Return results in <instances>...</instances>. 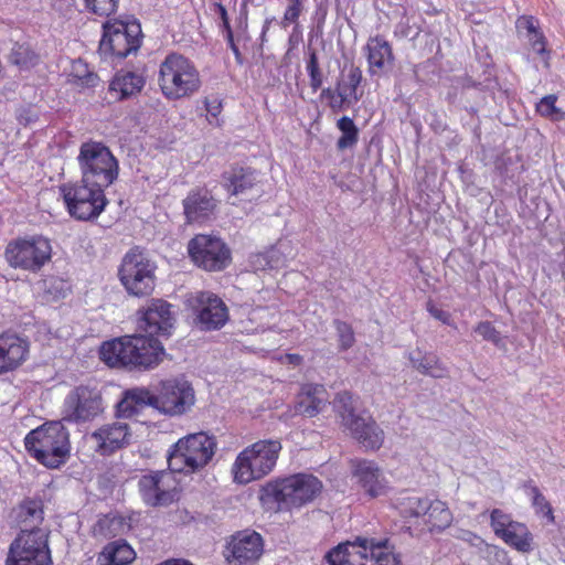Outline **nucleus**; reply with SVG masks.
<instances>
[{
	"label": "nucleus",
	"instance_id": "nucleus-39",
	"mask_svg": "<svg viewBox=\"0 0 565 565\" xmlns=\"http://www.w3.org/2000/svg\"><path fill=\"white\" fill-rule=\"evenodd\" d=\"M475 332L478 333L484 341L491 342L497 348L505 349L504 338L501 335V332L494 328L492 322H479L475 328Z\"/></svg>",
	"mask_w": 565,
	"mask_h": 565
},
{
	"label": "nucleus",
	"instance_id": "nucleus-20",
	"mask_svg": "<svg viewBox=\"0 0 565 565\" xmlns=\"http://www.w3.org/2000/svg\"><path fill=\"white\" fill-rule=\"evenodd\" d=\"M215 441L205 433H198L181 438L177 447L183 451L190 471L203 468L213 457Z\"/></svg>",
	"mask_w": 565,
	"mask_h": 565
},
{
	"label": "nucleus",
	"instance_id": "nucleus-42",
	"mask_svg": "<svg viewBox=\"0 0 565 565\" xmlns=\"http://www.w3.org/2000/svg\"><path fill=\"white\" fill-rule=\"evenodd\" d=\"M306 70L310 78V87L317 92L322 86L323 76L319 66L318 55L315 50L309 51V57L306 64Z\"/></svg>",
	"mask_w": 565,
	"mask_h": 565
},
{
	"label": "nucleus",
	"instance_id": "nucleus-47",
	"mask_svg": "<svg viewBox=\"0 0 565 565\" xmlns=\"http://www.w3.org/2000/svg\"><path fill=\"white\" fill-rule=\"evenodd\" d=\"M533 494V505L537 510V512L544 513L545 516L548 518L551 522L554 521L553 509L550 502L545 499V497L541 493L537 487H532Z\"/></svg>",
	"mask_w": 565,
	"mask_h": 565
},
{
	"label": "nucleus",
	"instance_id": "nucleus-51",
	"mask_svg": "<svg viewBox=\"0 0 565 565\" xmlns=\"http://www.w3.org/2000/svg\"><path fill=\"white\" fill-rule=\"evenodd\" d=\"M362 81V71L359 66L351 65L348 73V81L341 82L342 85H347L348 93L350 94V97H354L356 99V88L360 85Z\"/></svg>",
	"mask_w": 565,
	"mask_h": 565
},
{
	"label": "nucleus",
	"instance_id": "nucleus-13",
	"mask_svg": "<svg viewBox=\"0 0 565 565\" xmlns=\"http://www.w3.org/2000/svg\"><path fill=\"white\" fill-rule=\"evenodd\" d=\"M188 252L193 263L206 271H221L232 260L228 246L212 235H195L188 244Z\"/></svg>",
	"mask_w": 565,
	"mask_h": 565
},
{
	"label": "nucleus",
	"instance_id": "nucleus-26",
	"mask_svg": "<svg viewBox=\"0 0 565 565\" xmlns=\"http://www.w3.org/2000/svg\"><path fill=\"white\" fill-rule=\"evenodd\" d=\"M183 209L189 223H203L214 215L216 201L205 190L192 191L183 200Z\"/></svg>",
	"mask_w": 565,
	"mask_h": 565
},
{
	"label": "nucleus",
	"instance_id": "nucleus-4",
	"mask_svg": "<svg viewBox=\"0 0 565 565\" xmlns=\"http://www.w3.org/2000/svg\"><path fill=\"white\" fill-rule=\"evenodd\" d=\"M281 448L278 439H263L243 449L232 467L234 481L247 484L269 475L277 463Z\"/></svg>",
	"mask_w": 565,
	"mask_h": 565
},
{
	"label": "nucleus",
	"instance_id": "nucleus-61",
	"mask_svg": "<svg viewBox=\"0 0 565 565\" xmlns=\"http://www.w3.org/2000/svg\"><path fill=\"white\" fill-rule=\"evenodd\" d=\"M218 26H220V29H221V31L223 32L224 35L228 34V32L230 33H234L233 29L231 26L230 20L225 21V22H221L218 24Z\"/></svg>",
	"mask_w": 565,
	"mask_h": 565
},
{
	"label": "nucleus",
	"instance_id": "nucleus-52",
	"mask_svg": "<svg viewBox=\"0 0 565 565\" xmlns=\"http://www.w3.org/2000/svg\"><path fill=\"white\" fill-rule=\"evenodd\" d=\"M532 49L542 56L545 67H550V52L546 50L545 38L542 33L529 39Z\"/></svg>",
	"mask_w": 565,
	"mask_h": 565
},
{
	"label": "nucleus",
	"instance_id": "nucleus-6",
	"mask_svg": "<svg viewBox=\"0 0 565 565\" xmlns=\"http://www.w3.org/2000/svg\"><path fill=\"white\" fill-rule=\"evenodd\" d=\"M158 84L169 99H180L200 89L201 79L194 64L179 53H170L160 64Z\"/></svg>",
	"mask_w": 565,
	"mask_h": 565
},
{
	"label": "nucleus",
	"instance_id": "nucleus-55",
	"mask_svg": "<svg viewBox=\"0 0 565 565\" xmlns=\"http://www.w3.org/2000/svg\"><path fill=\"white\" fill-rule=\"evenodd\" d=\"M427 310L435 319L441 321L444 324H451L450 313L437 308L431 301L427 302Z\"/></svg>",
	"mask_w": 565,
	"mask_h": 565
},
{
	"label": "nucleus",
	"instance_id": "nucleus-23",
	"mask_svg": "<svg viewBox=\"0 0 565 565\" xmlns=\"http://www.w3.org/2000/svg\"><path fill=\"white\" fill-rule=\"evenodd\" d=\"M29 353V342L17 334L0 335V374L18 369Z\"/></svg>",
	"mask_w": 565,
	"mask_h": 565
},
{
	"label": "nucleus",
	"instance_id": "nucleus-1",
	"mask_svg": "<svg viewBox=\"0 0 565 565\" xmlns=\"http://www.w3.org/2000/svg\"><path fill=\"white\" fill-rule=\"evenodd\" d=\"M164 356L163 344L147 333L115 338L105 341L99 349V358L106 365L129 372L153 370Z\"/></svg>",
	"mask_w": 565,
	"mask_h": 565
},
{
	"label": "nucleus",
	"instance_id": "nucleus-44",
	"mask_svg": "<svg viewBox=\"0 0 565 565\" xmlns=\"http://www.w3.org/2000/svg\"><path fill=\"white\" fill-rule=\"evenodd\" d=\"M88 11L97 15H110L117 9L118 0H84Z\"/></svg>",
	"mask_w": 565,
	"mask_h": 565
},
{
	"label": "nucleus",
	"instance_id": "nucleus-7",
	"mask_svg": "<svg viewBox=\"0 0 565 565\" xmlns=\"http://www.w3.org/2000/svg\"><path fill=\"white\" fill-rule=\"evenodd\" d=\"M105 189L83 178L60 186L67 212L78 221H93L102 214L108 203Z\"/></svg>",
	"mask_w": 565,
	"mask_h": 565
},
{
	"label": "nucleus",
	"instance_id": "nucleus-27",
	"mask_svg": "<svg viewBox=\"0 0 565 565\" xmlns=\"http://www.w3.org/2000/svg\"><path fill=\"white\" fill-rule=\"evenodd\" d=\"M365 50L367 52L369 71L372 75L382 74L392 68L394 64L393 49L383 36L370 38Z\"/></svg>",
	"mask_w": 565,
	"mask_h": 565
},
{
	"label": "nucleus",
	"instance_id": "nucleus-29",
	"mask_svg": "<svg viewBox=\"0 0 565 565\" xmlns=\"http://www.w3.org/2000/svg\"><path fill=\"white\" fill-rule=\"evenodd\" d=\"M225 188L232 195H246L257 184V174L250 168L234 167L224 172Z\"/></svg>",
	"mask_w": 565,
	"mask_h": 565
},
{
	"label": "nucleus",
	"instance_id": "nucleus-41",
	"mask_svg": "<svg viewBox=\"0 0 565 565\" xmlns=\"http://www.w3.org/2000/svg\"><path fill=\"white\" fill-rule=\"evenodd\" d=\"M321 98L328 99L330 107L340 108L350 98V94L348 93L347 85L338 82L335 89L330 87L323 88Z\"/></svg>",
	"mask_w": 565,
	"mask_h": 565
},
{
	"label": "nucleus",
	"instance_id": "nucleus-62",
	"mask_svg": "<svg viewBox=\"0 0 565 565\" xmlns=\"http://www.w3.org/2000/svg\"><path fill=\"white\" fill-rule=\"evenodd\" d=\"M218 26H220V29H221V31L223 32L224 35L228 34V32L230 33H234L233 29L231 26L230 20L225 21V22H221L218 24Z\"/></svg>",
	"mask_w": 565,
	"mask_h": 565
},
{
	"label": "nucleus",
	"instance_id": "nucleus-10",
	"mask_svg": "<svg viewBox=\"0 0 565 565\" xmlns=\"http://www.w3.org/2000/svg\"><path fill=\"white\" fill-rule=\"evenodd\" d=\"M77 160L86 181L108 188L118 178V161L104 143H82Z\"/></svg>",
	"mask_w": 565,
	"mask_h": 565
},
{
	"label": "nucleus",
	"instance_id": "nucleus-16",
	"mask_svg": "<svg viewBox=\"0 0 565 565\" xmlns=\"http://www.w3.org/2000/svg\"><path fill=\"white\" fill-rule=\"evenodd\" d=\"M196 316V324L205 331L218 330L228 320V309L224 301L210 291H199L190 300Z\"/></svg>",
	"mask_w": 565,
	"mask_h": 565
},
{
	"label": "nucleus",
	"instance_id": "nucleus-59",
	"mask_svg": "<svg viewBox=\"0 0 565 565\" xmlns=\"http://www.w3.org/2000/svg\"><path fill=\"white\" fill-rule=\"evenodd\" d=\"M286 359L288 363L294 365H300L302 362V356H300L299 354H287Z\"/></svg>",
	"mask_w": 565,
	"mask_h": 565
},
{
	"label": "nucleus",
	"instance_id": "nucleus-48",
	"mask_svg": "<svg viewBox=\"0 0 565 565\" xmlns=\"http://www.w3.org/2000/svg\"><path fill=\"white\" fill-rule=\"evenodd\" d=\"M338 128L342 132L338 141H355L358 129L351 118L345 116L340 118L338 120Z\"/></svg>",
	"mask_w": 565,
	"mask_h": 565
},
{
	"label": "nucleus",
	"instance_id": "nucleus-37",
	"mask_svg": "<svg viewBox=\"0 0 565 565\" xmlns=\"http://www.w3.org/2000/svg\"><path fill=\"white\" fill-rule=\"evenodd\" d=\"M71 75L83 87H95L99 82L98 75L90 71L87 63L81 58L72 63Z\"/></svg>",
	"mask_w": 565,
	"mask_h": 565
},
{
	"label": "nucleus",
	"instance_id": "nucleus-54",
	"mask_svg": "<svg viewBox=\"0 0 565 565\" xmlns=\"http://www.w3.org/2000/svg\"><path fill=\"white\" fill-rule=\"evenodd\" d=\"M516 28L518 29H525L527 31L529 39L531 36H536L541 32L539 31V28L535 25V20L531 15H523L520 17L516 21Z\"/></svg>",
	"mask_w": 565,
	"mask_h": 565
},
{
	"label": "nucleus",
	"instance_id": "nucleus-18",
	"mask_svg": "<svg viewBox=\"0 0 565 565\" xmlns=\"http://www.w3.org/2000/svg\"><path fill=\"white\" fill-rule=\"evenodd\" d=\"M138 329L150 337H168L173 328L171 305L162 299H151L138 310Z\"/></svg>",
	"mask_w": 565,
	"mask_h": 565
},
{
	"label": "nucleus",
	"instance_id": "nucleus-36",
	"mask_svg": "<svg viewBox=\"0 0 565 565\" xmlns=\"http://www.w3.org/2000/svg\"><path fill=\"white\" fill-rule=\"evenodd\" d=\"M38 55L26 42H15L11 47L9 61L20 67H30L38 63Z\"/></svg>",
	"mask_w": 565,
	"mask_h": 565
},
{
	"label": "nucleus",
	"instance_id": "nucleus-40",
	"mask_svg": "<svg viewBox=\"0 0 565 565\" xmlns=\"http://www.w3.org/2000/svg\"><path fill=\"white\" fill-rule=\"evenodd\" d=\"M431 501L427 498L409 497L403 502V511L408 516H425Z\"/></svg>",
	"mask_w": 565,
	"mask_h": 565
},
{
	"label": "nucleus",
	"instance_id": "nucleus-35",
	"mask_svg": "<svg viewBox=\"0 0 565 565\" xmlns=\"http://www.w3.org/2000/svg\"><path fill=\"white\" fill-rule=\"evenodd\" d=\"M126 523L118 515L106 514L98 519L94 525V534L98 536L114 537L122 532Z\"/></svg>",
	"mask_w": 565,
	"mask_h": 565
},
{
	"label": "nucleus",
	"instance_id": "nucleus-28",
	"mask_svg": "<svg viewBox=\"0 0 565 565\" xmlns=\"http://www.w3.org/2000/svg\"><path fill=\"white\" fill-rule=\"evenodd\" d=\"M353 546H361L363 552L360 553L361 558H366L370 554L376 565H399L398 555L393 553L387 539L376 540L358 536Z\"/></svg>",
	"mask_w": 565,
	"mask_h": 565
},
{
	"label": "nucleus",
	"instance_id": "nucleus-11",
	"mask_svg": "<svg viewBox=\"0 0 565 565\" xmlns=\"http://www.w3.org/2000/svg\"><path fill=\"white\" fill-rule=\"evenodd\" d=\"M103 29L98 47L100 55L124 58L139 50L142 33L138 21H107Z\"/></svg>",
	"mask_w": 565,
	"mask_h": 565
},
{
	"label": "nucleus",
	"instance_id": "nucleus-21",
	"mask_svg": "<svg viewBox=\"0 0 565 565\" xmlns=\"http://www.w3.org/2000/svg\"><path fill=\"white\" fill-rule=\"evenodd\" d=\"M90 438L96 444V450L104 456H108L128 446L131 433L126 423L115 422L99 427L90 435Z\"/></svg>",
	"mask_w": 565,
	"mask_h": 565
},
{
	"label": "nucleus",
	"instance_id": "nucleus-43",
	"mask_svg": "<svg viewBox=\"0 0 565 565\" xmlns=\"http://www.w3.org/2000/svg\"><path fill=\"white\" fill-rule=\"evenodd\" d=\"M333 323H334V327H335V330H337V333L339 337L340 350L347 351L355 342L353 329L349 323L338 320V319L334 320Z\"/></svg>",
	"mask_w": 565,
	"mask_h": 565
},
{
	"label": "nucleus",
	"instance_id": "nucleus-34",
	"mask_svg": "<svg viewBox=\"0 0 565 565\" xmlns=\"http://www.w3.org/2000/svg\"><path fill=\"white\" fill-rule=\"evenodd\" d=\"M426 524L429 531H443L448 527L452 521V514L446 503L440 500L431 501L429 510L426 513Z\"/></svg>",
	"mask_w": 565,
	"mask_h": 565
},
{
	"label": "nucleus",
	"instance_id": "nucleus-25",
	"mask_svg": "<svg viewBox=\"0 0 565 565\" xmlns=\"http://www.w3.org/2000/svg\"><path fill=\"white\" fill-rule=\"evenodd\" d=\"M328 403L327 391L321 384H303L297 394L295 411L305 417H315Z\"/></svg>",
	"mask_w": 565,
	"mask_h": 565
},
{
	"label": "nucleus",
	"instance_id": "nucleus-64",
	"mask_svg": "<svg viewBox=\"0 0 565 565\" xmlns=\"http://www.w3.org/2000/svg\"><path fill=\"white\" fill-rule=\"evenodd\" d=\"M224 36H225V40H226V42H227V44H228V46H230V47H232V46L236 45V43H235V38H234V33H230V32H228V34H226V35H224Z\"/></svg>",
	"mask_w": 565,
	"mask_h": 565
},
{
	"label": "nucleus",
	"instance_id": "nucleus-14",
	"mask_svg": "<svg viewBox=\"0 0 565 565\" xmlns=\"http://www.w3.org/2000/svg\"><path fill=\"white\" fill-rule=\"evenodd\" d=\"M103 398L99 390L79 385L72 390L64 402V419L71 423H84L103 413Z\"/></svg>",
	"mask_w": 565,
	"mask_h": 565
},
{
	"label": "nucleus",
	"instance_id": "nucleus-46",
	"mask_svg": "<svg viewBox=\"0 0 565 565\" xmlns=\"http://www.w3.org/2000/svg\"><path fill=\"white\" fill-rule=\"evenodd\" d=\"M514 522L515 521H513L509 514L500 509H493L491 511L490 525L497 536H500V534Z\"/></svg>",
	"mask_w": 565,
	"mask_h": 565
},
{
	"label": "nucleus",
	"instance_id": "nucleus-5",
	"mask_svg": "<svg viewBox=\"0 0 565 565\" xmlns=\"http://www.w3.org/2000/svg\"><path fill=\"white\" fill-rule=\"evenodd\" d=\"M335 413L341 425L366 449L377 450L384 443V431L365 412H358L351 393L344 391L337 394L333 401Z\"/></svg>",
	"mask_w": 565,
	"mask_h": 565
},
{
	"label": "nucleus",
	"instance_id": "nucleus-49",
	"mask_svg": "<svg viewBox=\"0 0 565 565\" xmlns=\"http://www.w3.org/2000/svg\"><path fill=\"white\" fill-rule=\"evenodd\" d=\"M305 1L306 0H290L282 18L284 26L298 22V19L303 11Z\"/></svg>",
	"mask_w": 565,
	"mask_h": 565
},
{
	"label": "nucleus",
	"instance_id": "nucleus-9",
	"mask_svg": "<svg viewBox=\"0 0 565 565\" xmlns=\"http://www.w3.org/2000/svg\"><path fill=\"white\" fill-rule=\"evenodd\" d=\"M52 253V244L47 237L32 235L10 241L4 250V258L14 269L38 273L51 262Z\"/></svg>",
	"mask_w": 565,
	"mask_h": 565
},
{
	"label": "nucleus",
	"instance_id": "nucleus-30",
	"mask_svg": "<svg viewBox=\"0 0 565 565\" xmlns=\"http://www.w3.org/2000/svg\"><path fill=\"white\" fill-rule=\"evenodd\" d=\"M407 358L412 366L423 375L431 376L434 379H444L448 376L447 367L434 353L415 350L409 352Z\"/></svg>",
	"mask_w": 565,
	"mask_h": 565
},
{
	"label": "nucleus",
	"instance_id": "nucleus-15",
	"mask_svg": "<svg viewBox=\"0 0 565 565\" xmlns=\"http://www.w3.org/2000/svg\"><path fill=\"white\" fill-rule=\"evenodd\" d=\"M156 398L157 409L172 416L184 414L195 402L191 384L182 379L162 381Z\"/></svg>",
	"mask_w": 565,
	"mask_h": 565
},
{
	"label": "nucleus",
	"instance_id": "nucleus-24",
	"mask_svg": "<svg viewBox=\"0 0 565 565\" xmlns=\"http://www.w3.org/2000/svg\"><path fill=\"white\" fill-rule=\"evenodd\" d=\"M156 392L148 387H134L124 392L117 404V416L130 418L141 413L146 407L157 409Z\"/></svg>",
	"mask_w": 565,
	"mask_h": 565
},
{
	"label": "nucleus",
	"instance_id": "nucleus-31",
	"mask_svg": "<svg viewBox=\"0 0 565 565\" xmlns=\"http://www.w3.org/2000/svg\"><path fill=\"white\" fill-rule=\"evenodd\" d=\"M136 557L135 551L122 540L108 543L98 557L100 565H128Z\"/></svg>",
	"mask_w": 565,
	"mask_h": 565
},
{
	"label": "nucleus",
	"instance_id": "nucleus-12",
	"mask_svg": "<svg viewBox=\"0 0 565 565\" xmlns=\"http://www.w3.org/2000/svg\"><path fill=\"white\" fill-rule=\"evenodd\" d=\"M47 540L40 530L21 531L9 547L6 565H50Z\"/></svg>",
	"mask_w": 565,
	"mask_h": 565
},
{
	"label": "nucleus",
	"instance_id": "nucleus-2",
	"mask_svg": "<svg viewBox=\"0 0 565 565\" xmlns=\"http://www.w3.org/2000/svg\"><path fill=\"white\" fill-rule=\"evenodd\" d=\"M322 490V482L312 475L297 473L267 482L259 490L264 507L278 510L300 508L313 501Z\"/></svg>",
	"mask_w": 565,
	"mask_h": 565
},
{
	"label": "nucleus",
	"instance_id": "nucleus-58",
	"mask_svg": "<svg viewBox=\"0 0 565 565\" xmlns=\"http://www.w3.org/2000/svg\"><path fill=\"white\" fill-rule=\"evenodd\" d=\"M206 109H207L209 114L216 117L221 110V103H218L216 100L213 103H206Z\"/></svg>",
	"mask_w": 565,
	"mask_h": 565
},
{
	"label": "nucleus",
	"instance_id": "nucleus-3",
	"mask_svg": "<svg viewBox=\"0 0 565 565\" xmlns=\"http://www.w3.org/2000/svg\"><path fill=\"white\" fill-rule=\"evenodd\" d=\"M29 454L47 468H58L70 456V434L61 422L31 430L24 439Z\"/></svg>",
	"mask_w": 565,
	"mask_h": 565
},
{
	"label": "nucleus",
	"instance_id": "nucleus-45",
	"mask_svg": "<svg viewBox=\"0 0 565 565\" xmlns=\"http://www.w3.org/2000/svg\"><path fill=\"white\" fill-rule=\"evenodd\" d=\"M183 459H185V457H183V451L177 447V443H175L169 450L168 458H167L168 467L170 470L169 472H171L172 475H173V472H182L185 470L188 472H191L189 470L188 462Z\"/></svg>",
	"mask_w": 565,
	"mask_h": 565
},
{
	"label": "nucleus",
	"instance_id": "nucleus-38",
	"mask_svg": "<svg viewBox=\"0 0 565 565\" xmlns=\"http://www.w3.org/2000/svg\"><path fill=\"white\" fill-rule=\"evenodd\" d=\"M557 96L554 94L544 96L537 104L536 110L540 115L555 121L564 119L565 113L556 107Z\"/></svg>",
	"mask_w": 565,
	"mask_h": 565
},
{
	"label": "nucleus",
	"instance_id": "nucleus-53",
	"mask_svg": "<svg viewBox=\"0 0 565 565\" xmlns=\"http://www.w3.org/2000/svg\"><path fill=\"white\" fill-rule=\"evenodd\" d=\"M455 537L477 548H481L483 545H487L481 536L477 535L476 533L469 530H457Z\"/></svg>",
	"mask_w": 565,
	"mask_h": 565
},
{
	"label": "nucleus",
	"instance_id": "nucleus-32",
	"mask_svg": "<svg viewBox=\"0 0 565 565\" xmlns=\"http://www.w3.org/2000/svg\"><path fill=\"white\" fill-rule=\"evenodd\" d=\"M499 537L518 552L530 553L533 550V535L523 523L515 521Z\"/></svg>",
	"mask_w": 565,
	"mask_h": 565
},
{
	"label": "nucleus",
	"instance_id": "nucleus-33",
	"mask_svg": "<svg viewBox=\"0 0 565 565\" xmlns=\"http://www.w3.org/2000/svg\"><path fill=\"white\" fill-rule=\"evenodd\" d=\"M143 85L145 79L141 75L121 71L110 82L109 89L119 93V98L122 99L140 92Z\"/></svg>",
	"mask_w": 565,
	"mask_h": 565
},
{
	"label": "nucleus",
	"instance_id": "nucleus-63",
	"mask_svg": "<svg viewBox=\"0 0 565 565\" xmlns=\"http://www.w3.org/2000/svg\"><path fill=\"white\" fill-rule=\"evenodd\" d=\"M128 148V153L130 154V152H137V151H141L142 150V143H127Z\"/></svg>",
	"mask_w": 565,
	"mask_h": 565
},
{
	"label": "nucleus",
	"instance_id": "nucleus-17",
	"mask_svg": "<svg viewBox=\"0 0 565 565\" xmlns=\"http://www.w3.org/2000/svg\"><path fill=\"white\" fill-rule=\"evenodd\" d=\"M138 487L143 501L150 507L169 505L178 495L177 481L173 475L167 471L142 476Z\"/></svg>",
	"mask_w": 565,
	"mask_h": 565
},
{
	"label": "nucleus",
	"instance_id": "nucleus-8",
	"mask_svg": "<svg viewBox=\"0 0 565 565\" xmlns=\"http://www.w3.org/2000/svg\"><path fill=\"white\" fill-rule=\"evenodd\" d=\"M157 265L138 247L122 257L118 277L129 296L141 298L152 294L156 287Z\"/></svg>",
	"mask_w": 565,
	"mask_h": 565
},
{
	"label": "nucleus",
	"instance_id": "nucleus-56",
	"mask_svg": "<svg viewBox=\"0 0 565 565\" xmlns=\"http://www.w3.org/2000/svg\"><path fill=\"white\" fill-rule=\"evenodd\" d=\"M247 28H248L247 11H246V8L244 7L243 10L241 11L239 15L236 19V30H237V32L246 33Z\"/></svg>",
	"mask_w": 565,
	"mask_h": 565
},
{
	"label": "nucleus",
	"instance_id": "nucleus-19",
	"mask_svg": "<svg viewBox=\"0 0 565 565\" xmlns=\"http://www.w3.org/2000/svg\"><path fill=\"white\" fill-rule=\"evenodd\" d=\"M263 539L255 531H241L227 545L226 559L231 565H244L257 561L264 551Z\"/></svg>",
	"mask_w": 565,
	"mask_h": 565
},
{
	"label": "nucleus",
	"instance_id": "nucleus-50",
	"mask_svg": "<svg viewBox=\"0 0 565 565\" xmlns=\"http://www.w3.org/2000/svg\"><path fill=\"white\" fill-rule=\"evenodd\" d=\"M276 250L270 249L266 253L258 254L255 256V259L253 262L256 269L265 270L267 268L273 269L277 268L279 266V260L274 259L276 256Z\"/></svg>",
	"mask_w": 565,
	"mask_h": 565
},
{
	"label": "nucleus",
	"instance_id": "nucleus-57",
	"mask_svg": "<svg viewBox=\"0 0 565 565\" xmlns=\"http://www.w3.org/2000/svg\"><path fill=\"white\" fill-rule=\"evenodd\" d=\"M214 12L218 15L221 22L230 20L227 10L222 3H214Z\"/></svg>",
	"mask_w": 565,
	"mask_h": 565
},
{
	"label": "nucleus",
	"instance_id": "nucleus-60",
	"mask_svg": "<svg viewBox=\"0 0 565 565\" xmlns=\"http://www.w3.org/2000/svg\"><path fill=\"white\" fill-rule=\"evenodd\" d=\"M232 50V52L234 53L235 55V60L237 62L238 65H243L244 64V58H243V55L238 49L237 45H234L232 47H230Z\"/></svg>",
	"mask_w": 565,
	"mask_h": 565
},
{
	"label": "nucleus",
	"instance_id": "nucleus-22",
	"mask_svg": "<svg viewBox=\"0 0 565 565\" xmlns=\"http://www.w3.org/2000/svg\"><path fill=\"white\" fill-rule=\"evenodd\" d=\"M352 475L366 494L372 498L385 494L387 484L380 467L371 460H353Z\"/></svg>",
	"mask_w": 565,
	"mask_h": 565
}]
</instances>
